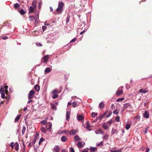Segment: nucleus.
<instances>
[{
	"label": "nucleus",
	"instance_id": "nucleus-1",
	"mask_svg": "<svg viewBox=\"0 0 152 152\" xmlns=\"http://www.w3.org/2000/svg\"><path fill=\"white\" fill-rule=\"evenodd\" d=\"M64 3L62 1H59L58 3V7L56 9V11L58 12H61L63 11Z\"/></svg>",
	"mask_w": 152,
	"mask_h": 152
},
{
	"label": "nucleus",
	"instance_id": "nucleus-2",
	"mask_svg": "<svg viewBox=\"0 0 152 152\" xmlns=\"http://www.w3.org/2000/svg\"><path fill=\"white\" fill-rule=\"evenodd\" d=\"M35 94V92L33 90L30 91L28 95V99H32L34 96Z\"/></svg>",
	"mask_w": 152,
	"mask_h": 152
},
{
	"label": "nucleus",
	"instance_id": "nucleus-3",
	"mask_svg": "<svg viewBox=\"0 0 152 152\" xmlns=\"http://www.w3.org/2000/svg\"><path fill=\"white\" fill-rule=\"evenodd\" d=\"M8 88V86H2L1 87L0 89V94L1 92H5V90L6 89H7Z\"/></svg>",
	"mask_w": 152,
	"mask_h": 152
},
{
	"label": "nucleus",
	"instance_id": "nucleus-4",
	"mask_svg": "<svg viewBox=\"0 0 152 152\" xmlns=\"http://www.w3.org/2000/svg\"><path fill=\"white\" fill-rule=\"evenodd\" d=\"M104 113L106 115V118H108L111 115L112 113V111H109L107 109L105 111Z\"/></svg>",
	"mask_w": 152,
	"mask_h": 152
},
{
	"label": "nucleus",
	"instance_id": "nucleus-5",
	"mask_svg": "<svg viewBox=\"0 0 152 152\" xmlns=\"http://www.w3.org/2000/svg\"><path fill=\"white\" fill-rule=\"evenodd\" d=\"M79 131L77 129H73L70 130V132L71 133V135H74L75 134L77 133Z\"/></svg>",
	"mask_w": 152,
	"mask_h": 152
},
{
	"label": "nucleus",
	"instance_id": "nucleus-6",
	"mask_svg": "<svg viewBox=\"0 0 152 152\" xmlns=\"http://www.w3.org/2000/svg\"><path fill=\"white\" fill-rule=\"evenodd\" d=\"M74 139L76 142H80L82 140V139L77 135L74 136Z\"/></svg>",
	"mask_w": 152,
	"mask_h": 152
},
{
	"label": "nucleus",
	"instance_id": "nucleus-7",
	"mask_svg": "<svg viewBox=\"0 0 152 152\" xmlns=\"http://www.w3.org/2000/svg\"><path fill=\"white\" fill-rule=\"evenodd\" d=\"M120 88H119L117 91L116 93V96H119L122 95L123 93V91L122 89H120Z\"/></svg>",
	"mask_w": 152,
	"mask_h": 152
},
{
	"label": "nucleus",
	"instance_id": "nucleus-8",
	"mask_svg": "<svg viewBox=\"0 0 152 152\" xmlns=\"http://www.w3.org/2000/svg\"><path fill=\"white\" fill-rule=\"evenodd\" d=\"M5 93L6 94V99H7L8 101H9L10 99V96L8 95L9 92L7 91V89H6L5 92Z\"/></svg>",
	"mask_w": 152,
	"mask_h": 152
},
{
	"label": "nucleus",
	"instance_id": "nucleus-9",
	"mask_svg": "<svg viewBox=\"0 0 152 152\" xmlns=\"http://www.w3.org/2000/svg\"><path fill=\"white\" fill-rule=\"evenodd\" d=\"M77 119L78 121H82L84 119V117L81 115H78L77 116Z\"/></svg>",
	"mask_w": 152,
	"mask_h": 152
},
{
	"label": "nucleus",
	"instance_id": "nucleus-10",
	"mask_svg": "<svg viewBox=\"0 0 152 152\" xmlns=\"http://www.w3.org/2000/svg\"><path fill=\"white\" fill-rule=\"evenodd\" d=\"M52 124L51 123L49 122L46 124V127L47 129H50L52 127Z\"/></svg>",
	"mask_w": 152,
	"mask_h": 152
},
{
	"label": "nucleus",
	"instance_id": "nucleus-11",
	"mask_svg": "<svg viewBox=\"0 0 152 152\" xmlns=\"http://www.w3.org/2000/svg\"><path fill=\"white\" fill-rule=\"evenodd\" d=\"M99 107L100 109H103L105 106V104L103 102H101L99 104Z\"/></svg>",
	"mask_w": 152,
	"mask_h": 152
},
{
	"label": "nucleus",
	"instance_id": "nucleus-12",
	"mask_svg": "<svg viewBox=\"0 0 152 152\" xmlns=\"http://www.w3.org/2000/svg\"><path fill=\"white\" fill-rule=\"evenodd\" d=\"M49 57L48 56H46L42 58V59L44 60L43 62L44 63H46L48 59H49Z\"/></svg>",
	"mask_w": 152,
	"mask_h": 152
},
{
	"label": "nucleus",
	"instance_id": "nucleus-13",
	"mask_svg": "<svg viewBox=\"0 0 152 152\" xmlns=\"http://www.w3.org/2000/svg\"><path fill=\"white\" fill-rule=\"evenodd\" d=\"M36 8H34L33 7L30 6L29 9V13H33Z\"/></svg>",
	"mask_w": 152,
	"mask_h": 152
},
{
	"label": "nucleus",
	"instance_id": "nucleus-14",
	"mask_svg": "<svg viewBox=\"0 0 152 152\" xmlns=\"http://www.w3.org/2000/svg\"><path fill=\"white\" fill-rule=\"evenodd\" d=\"M60 150L59 146L58 145H56L54 148V151L56 152H58Z\"/></svg>",
	"mask_w": 152,
	"mask_h": 152
},
{
	"label": "nucleus",
	"instance_id": "nucleus-15",
	"mask_svg": "<svg viewBox=\"0 0 152 152\" xmlns=\"http://www.w3.org/2000/svg\"><path fill=\"white\" fill-rule=\"evenodd\" d=\"M148 92V91L146 89H143L142 88L139 90V92L140 93H145Z\"/></svg>",
	"mask_w": 152,
	"mask_h": 152
},
{
	"label": "nucleus",
	"instance_id": "nucleus-16",
	"mask_svg": "<svg viewBox=\"0 0 152 152\" xmlns=\"http://www.w3.org/2000/svg\"><path fill=\"white\" fill-rule=\"evenodd\" d=\"M41 131L44 133H46L47 132V129L45 128L43 126H42L40 129Z\"/></svg>",
	"mask_w": 152,
	"mask_h": 152
},
{
	"label": "nucleus",
	"instance_id": "nucleus-17",
	"mask_svg": "<svg viewBox=\"0 0 152 152\" xmlns=\"http://www.w3.org/2000/svg\"><path fill=\"white\" fill-rule=\"evenodd\" d=\"M67 140V138L65 136H63L61 138V140L62 142H65Z\"/></svg>",
	"mask_w": 152,
	"mask_h": 152
},
{
	"label": "nucleus",
	"instance_id": "nucleus-18",
	"mask_svg": "<svg viewBox=\"0 0 152 152\" xmlns=\"http://www.w3.org/2000/svg\"><path fill=\"white\" fill-rule=\"evenodd\" d=\"M66 120L68 121L70 118V113L68 111H67L66 113Z\"/></svg>",
	"mask_w": 152,
	"mask_h": 152
},
{
	"label": "nucleus",
	"instance_id": "nucleus-19",
	"mask_svg": "<svg viewBox=\"0 0 152 152\" xmlns=\"http://www.w3.org/2000/svg\"><path fill=\"white\" fill-rule=\"evenodd\" d=\"M34 88L37 91H39L40 90V86L38 85H36L34 86Z\"/></svg>",
	"mask_w": 152,
	"mask_h": 152
},
{
	"label": "nucleus",
	"instance_id": "nucleus-20",
	"mask_svg": "<svg viewBox=\"0 0 152 152\" xmlns=\"http://www.w3.org/2000/svg\"><path fill=\"white\" fill-rule=\"evenodd\" d=\"M77 146L79 148H80L83 147V144L82 142H79L77 144Z\"/></svg>",
	"mask_w": 152,
	"mask_h": 152
},
{
	"label": "nucleus",
	"instance_id": "nucleus-21",
	"mask_svg": "<svg viewBox=\"0 0 152 152\" xmlns=\"http://www.w3.org/2000/svg\"><path fill=\"white\" fill-rule=\"evenodd\" d=\"M143 116L144 118H149V114L148 113L147 111H146L145 112V113H144Z\"/></svg>",
	"mask_w": 152,
	"mask_h": 152
},
{
	"label": "nucleus",
	"instance_id": "nucleus-22",
	"mask_svg": "<svg viewBox=\"0 0 152 152\" xmlns=\"http://www.w3.org/2000/svg\"><path fill=\"white\" fill-rule=\"evenodd\" d=\"M51 69L49 67L47 68L45 71V72L46 73H48L51 71Z\"/></svg>",
	"mask_w": 152,
	"mask_h": 152
},
{
	"label": "nucleus",
	"instance_id": "nucleus-23",
	"mask_svg": "<svg viewBox=\"0 0 152 152\" xmlns=\"http://www.w3.org/2000/svg\"><path fill=\"white\" fill-rule=\"evenodd\" d=\"M102 127L105 129L106 130L108 129L109 126L108 125L105 124H104L102 125Z\"/></svg>",
	"mask_w": 152,
	"mask_h": 152
},
{
	"label": "nucleus",
	"instance_id": "nucleus-24",
	"mask_svg": "<svg viewBox=\"0 0 152 152\" xmlns=\"http://www.w3.org/2000/svg\"><path fill=\"white\" fill-rule=\"evenodd\" d=\"M105 116H106V115L105 114V113H104L103 114L101 115L100 116H99L98 117V118L99 119V120L101 121L102 119Z\"/></svg>",
	"mask_w": 152,
	"mask_h": 152
},
{
	"label": "nucleus",
	"instance_id": "nucleus-25",
	"mask_svg": "<svg viewBox=\"0 0 152 152\" xmlns=\"http://www.w3.org/2000/svg\"><path fill=\"white\" fill-rule=\"evenodd\" d=\"M20 5L18 3L15 4L14 5V8L16 9L20 7Z\"/></svg>",
	"mask_w": 152,
	"mask_h": 152
},
{
	"label": "nucleus",
	"instance_id": "nucleus-26",
	"mask_svg": "<svg viewBox=\"0 0 152 152\" xmlns=\"http://www.w3.org/2000/svg\"><path fill=\"white\" fill-rule=\"evenodd\" d=\"M15 149L16 151H17L18 150L19 144L18 143H15Z\"/></svg>",
	"mask_w": 152,
	"mask_h": 152
},
{
	"label": "nucleus",
	"instance_id": "nucleus-27",
	"mask_svg": "<svg viewBox=\"0 0 152 152\" xmlns=\"http://www.w3.org/2000/svg\"><path fill=\"white\" fill-rule=\"evenodd\" d=\"M37 2L35 1H33L32 4V7H33L34 8H36Z\"/></svg>",
	"mask_w": 152,
	"mask_h": 152
},
{
	"label": "nucleus",
	"instance_id": "nucleus-28",
	"mask_svg": "<svg viewBox=\"0 0 152 152\" xmlns=\"http://www.w3.org/2000/svg\"><path fill=\"white\" fill-rule=\"evenodd\" d=\"M37 16H31L29 17V18L31 21H33L35 19L36 17Z\"/></svg>",
	"mask_w": 152,
	"mask_h": 152
},
{
	"label": "nucleus",
	"instance_id": "nucleus-29",
	"mask_svg": "<svg viewBox=\"0 0 152 152\" xmlns=\"http://www.w3.org/2000/svg\"><path fill=\"white\" fill-rule=\"evenodd\" d=\"M119 111L118 110V108H116L115 110L113 111V113L114 114L118 115L119 114Z\"/></svg>",
	"mask_w": 152,
	"mask_h": 152
},
{
	"label": "nucleus",
	"instance_id": "nucleus-30",
	"mask_svg": "<svg viewBox=\"0 0 152 152\" xmlns=\"http://www.w3.org/2000/svg\"><path fill=\"white\" fill-rule=\"evenodd\" d=\"M20 116L21 115L20 114H19L16 116L15 120V122H17L18 120H19L20 118Z\"/></svg>",
	"mask_w": 152,
	"mask_h": 152
},
{
	"label": "nucleus",
	"instance_id": "nucleus-31",
	"mask_svg": "<svg viewBox=\"0 0 152 152\" xmlns=\"http://www.w3.org/2000/svg\"><path fill=\"white\" fill-rule=\"evenodd\" d=\"M122 151V149H120L118 150H112L110 151L111 152H121Z\"/></svg>",
	"mask_w": 152,
	"mask_h": 152
},
{
	"label": "nucleus",
	"instance_id": "nucleus-32",
	"mask_svg": "<svg viewBox=\"0 0 152 152\" xmlns=\"http://www.w3.org/2000/svg\"><path fill=\"white\" fill-rule=\"evenodd\" d=\"M86 125L87 126H86V128L88 129L89 130H91L89 129V128L91 127V126H90L89 123L88 122H87L86 123Z\"/></svg>",
	"mask_w": 152,
	"mask_h": 152
},
{
	"label": "nucleus",
	"instance_id": "nucleus-33",
	"mask_svg": "<svg viewBox=\"0 0 152 152\" xmlns=\"http://www.w3.org/2000/svg\"><path fill=\"white\" fill-rule=\"evenodd\" d=\"M1 97L2 99L6 98L5 92H1Z\"/></svg>",
	"mask_w": 152,
	"mask_h": 152
},
{
	"label": "nucleus",
	"instance_id": "nucleus-34",
	"mask_svg": "<svg viewBox=\"0 0 152 152\" xmlns=\"http://www.w3.org/2000/svg\"><path fill=\"white\" fill-rule=\"evenodd\" d=\"M97 115V113H92L91 114V116L93 118H95L96 116Z\"/></svg>",
	"mask_w": 152,
	"mask_h": 152
},
{
	"label": "nucleus",
	"instance_id": "nucleus-35",
	"mask_svg": "<svg viewBox=\"0 0 152 152\" xmlns=\"http://www.w3.org/2000/svg\"><path fill=\"white\" fill-rule=\"evenodd\" d=\"M97 150V148L96 147L92 148L90 149L91 152H95Z\"/></svg>",
	"mask_w": 152,
	"mask_h": 152
},
{
	"label": "nucleus",
	"instance_id": "nucleus-36",
	"mask_svg": "<svg viewBox=\"0 0 152 152\" xmlns=\"http://www.w3.org/2000/svg\"><path fill=\"white\" fill-rule=\"evenodd\" d=\"M129 105H130V104L129 103L125 104L124 105V107H123V109H125L126 108H127L128 107V106Z\"/></svg>",
	"mask_w": 152,
	"mask_h": 152
},
{
	"label": "nucleus",
	"instance_id": "nucleus-37",
	"mask_svg": "<svg viewBox=\"0 0 152 152\" xmlns=\"http://www.w3.org/2000/svg\"><path fill=\"white\" fill-rule=\"evenodd\" d=\"M26 130V128L24 126H23L22 131V134H24V132Z\"/></svg>",
	"mask_w": 152,
	"mask_h": 152
},
{
	"label": "nucleus",
	"instance_id": "nucleus-38",
	"mask_svg": "<svg viewBox=\"0 0 152 152\" xmlns=\"http://www.w3.org/2000/svg\"><path fill=\"white\" fill-rule=\"evenodd\" d=\"M41 124L42 125H44L47 124V121L45 120H42L41 121Z\"/></svg>",
	"mask_w": 152,
	"mask_h": 152
},
{
	"label": "nucleus",
	"instance_id": "nucleus-39",
	"mask_svg": "<svg viewBox=\"0 0 152 152\" xmlns=\"http://www.w3.org/2000/svg\"><path fill=\"white\" fill-rule=\"evenodd\" d=\"M58 96V94H54L52 96V98L53 99H55L57 98Z\"/></svg>",
	"mask_w": 152,
	"mask_h": 152
},
{
	"label": "nucleus",
	"instance_id": "nucleus-40",
	"mask_svg": "<svg viewBox=\"0 0 152 152\" xmlns=\"http://www.w3.org/2000/svg\"><path fill=\"white\" fill-rule=\"evenodd\" d=\"M15 143H14V142H12L11 143H10L9 146H11L12 147V149H13V148H14V146L15 145Z\"/></svg>",
	"mask_w": 152,
	"mask_h": 152
},
{
	"label": "nucleus",
	"instance_id": "nucleus-41",
	"mask_svg": "<svg viewBox=\"0 0 152 152\" xmlns=\"http://www.w3.org/2000/svg\"><path fill=\"white\" fill-rule=\"evenodd\" d=\"M130 126H131V125L130 124H127L126 125V126L125 128L126 129L128 130L129 129Z\"/></svg>",
	"mask_w": 152,
	"mask_h": 152
},
{
	"label": "nucleus",
	"instance_id": "nucleus-42",
	"mask_svg": "<svg viewBox=\"0 0 152 152\" xmlns=\"http://www.w3.org/2000/svg\"><path fill=\"white\" fill-rule=\"evenodd\" d=\"M72 106L73 107H75L77 106V103L75 102H74L72 103Z\"/></svg>",
	"mask_w": 152,
	"mask_h": 152
},
{
	"label": "nucleus",
	"instance_id": "nucleus-43",
	"mask_svg": "<svg viewBox=\"0 0 152 152\" xmlns=\"http://www.w3.org/2000/svg\"><path fill=\"white\" fill-rule=\"evenodd\" d=\"M20 13L21 15H24L25 13V11L23 9L20 10Z\"/></svg>",
	"mask_w": 152,
	"mask_h": 152
},
{
	"label": "nucleus",
	"instance_id": "nucleus-44",
	"mask_svg": "<svg viewBox=\"0 0 152 152\" xmlns=\"http://www.w3.org/2000/svg\"><path fill=\"white\" fill-rule=\"evenodd\" d=\"M51 104L52 108L53 110H55L56 108V107L55 105L53 104Z\"/></svg>",
	"mask_w": 152,
	"mask_h": 152
},
{
	"label": "nucleus",
	"instance_id": "nucleus-45",
	"mask_svg": "<svg viewBox=\"0 0 152 152\" xmlns=\"http://www.w3.org/2000/svg\"><path fill=\"white\" fill-rule=\"evenodd\" d=\"M65 133L67 135H71V133L70 132V131H66Z\"/></svg>",
	"mask_w": 152,
	"mask_h": 152
},
{
	"label": "nucleus",
	"instance_id": "nucleus-46",
	"mask_svg": "<svg viewBox=\"0 0 152 152\" xmlns=\"http://www.w3.org/2000/svg\"><path fill=\"white\" fill-rule=\"evenodd\" d=\"M103 142L102 141H101L98 144H96V145L97 146H101V145L102 146V145H103Z\"/></svg>",
	"mask_w": 152,
	"mask_h": 152
},
{
	"label": "nucleus",
	"instance_id": "nucleus-47",
	"mask_svg": "<svg viewBox=\"0 0 152 152\" xmlns=\"http://www.w3.org/2000/svg\"><path fill=\"white\" fill-rule=\"evenodd\" d=\"M70 18V16L69 15H68V16L67 17L66 19V23H68L69 22Z\"/></svg>",
	"mask_w": 152,
	"mask_h": 152
},
{
	"label": "nucleus",
	"instance_id": "nucleus-48",
	"mask_svg": "<svg viewBox=\"0 0 152 152\" xmlns=\"http://www.w3.org/2000/svg\"><path fill=\"white\" fill-rule=\"evenodd\" d=\"M77 39L76 37L75 38L73 39H72L70 41V43H72L73 42H75L77 40Z\"/></svg>",
	"mask_w": 152,
	"mask_h": 152
},
{
	"label": "nucleus",
	"instance_id": "nucleus-49",
	"mask_svg": "<svg viewBox=\"0 0 152 152\" xmlns=\"http://www.w3.org/2000/svg\"><path fill=\"white\" fill-rule=\"evenodd\" d=\"M124 99V98H120L117 99L116 100V101L117 102H119L122 101Z\"/></svg>",
	"mask_w": 152,
	"mask_h": 152
},
{
	"label": "nucleus",
	"instance_id": "nucleus-50",
	"mask_svg": "<svg viewBox=\"0 0 152 152\" xmlns=\"http://www.w3.org/2000/svg\"><path fill=\"white\" fill-rule=\"evenodd\" d=\"M116 133V130L114 129H112V130L111 133L112 134H114Z\"/></svg>",
	"mask_w": 152,
	"mask_h": 152
},
{
	"label": "nucleus",
	"instance_id": "nucleus-51",
	"mask_svg": "<svg viewBox=\"0 0 152 152\" xmlns=\"http://www.w3.org/2000/svg\"><path fill=\"white\" fill-rule=\"evenodd\" d=\"M44 141V138L42 137L40 140L39 141V145H40L41 143Z\"/></svg>",
	"mask_w": 152,
	"mask_h": 152
},
{
	"label": "nucleus",
	"instance_id": "nucleus-52",
	"mask_svg": "<svg viewBox=\"0 0 152 152\" xmlns=\"http://www.w3.org/2000/svg\"><path fill=\"white\" fill-rule=\"evenodd\" d=\"M115 120L117 122H118L120 121V117L119 116H117L115 119Z\"/></svg>",
	"mask_w": 152,
	"mask_h": 152
},
{
	"label": "nucleus",
	"instance_id": "nucleus-53",
	"mask_svg": "<svg viewBox=\"0 0 152 152\" xmlns=\"http://www.w3.org/2000/svg\"><path fill=\"white\" fill-rule=\"evenodd\" d=\"M113 122V121L112 120H110L109 121H108L107 122V124H110V125H111L112 124Z\"/></svg>",
	"mask_w": 152,
	"mask_h": 152
},
{
	"label": "nucleus",
	"instance_id": "nucleus-54",
	"mask_svg": "<svg viewBox=\"0 0 152 152\" xmlns=\"http://www.w3.org/2000/svg\"><path fill=\"white\" fill-rule=\"evenodd\" d=\"M37 140V137H35L34 139V140H33V141L32 142V144H33V145H34L36 142V140Z\"/></svg>",
	"mask_w": 152,
	"mask_h": 152
},
{
	"label": "nucleus",
	"instance_id": "nucleus-55",
	"mask_svg": "<svg viewBox=\"0 0 152 152\" xmlns=\"http://www.w3.org/2000/svg\"><path fill=\"white\" fill-rule=\"evenodd\" d=\"M111 109L112 110H113L115 108V106L113 104H112L111 105Z\"/></svg>",
	"mask_w": 152,
	"mask_h": 152
},
{
	"label": "nucleus",
	"instance_id": "nucleus-56",
	"mask_svg": "<svg viewBox=\"0 0 152 152\" xmlns=\"http://www.w3.org/2000/svg\"><path fill=\"white\" fill-rule=\"evenodd\" d=\"M38 19V17H36V18L35 19V23H38V21H37V19Z\"/></svg>",
	"mask_w": 152,
	"mask_h": 152
},
{
	"label": "nucleus",
	"instance_id": "nucleus-57",
	"mask_svg": "<svg viewBox=\"0 0 152 152\" xmlns=\"http://www.w3.org/2000/svg\"><path fill=\"white\" fill-rule=\"evenodd\" d=\"M135 119H140V116L139 115H137L135 117H134Z\"/></svg>",
	"mask_w": 152,
	"mask_h": 152
},
{
	"label": "nucleus",
	"instance_id": "nucleus-58",
	"mask_svg": "<svg viewBox=\"0 0 152 152\" xmlns=\"http://www.w3.org/2000/svg\"><path fill=\"white\" fill-rule=\"evenodd\" d=\"M108 136L107 134H106L105 136L104 137V138L105 139H107L108 137Z\"/></svg>",
	"mask_w": 152,
	"mask_h": 152
},
{
	"label": "nucleus",
	"instance_id": "nucleus-59",
	"mask_svg": "<svg viewBox=\"0 0 152 152\" xmlns=\"http://www.w3.org/2000/svg\"><path fill=\"white\" fill-rule=\"evenodd\" d=\"M46 28H47V27L45 26H42V29L43 30V32H44V31Z\"/></svg>",
	"mask_w": 152,
	"mask_h": 152
},
{
	"label": "nucleus",
	"instance_id": "nucleus-60",
	"mask_svg": "<svg viewBox=\"0 0 152 152\" xmlns=\"http://www.w3.org/2000/svg\"><path fill=\"white\" fill-rule=\"evenodd\" d=\"M70 152H75L74 149L73 148H70Z\"/></svg>",
	"mask_w": 152,
	"mask_h": 152
},
{
	"label": "nucleus",
	"instance_id": "nucleus-61",
	"mask_svg": "<svg viewBox=\"0 0 152 152\" xmlns=\"http://www.w3.org/2000/svg\"><path fill=\"white\" fill-rule=\"evenodd\" d=\"M149 127H147L146 129H145V133H147V132L148 131H149Z\"/></svg>",
	"mask_w": 152,
	"mask_h": 152
},
{
	"label": "nucleus",
	"instance_id": "nucleus-62",
	"mask_svg": "<svg viewBox=\"0 0 152 152\" xmlns=\"http://www.w3.org/2000/svg\"><path fill=\"white\" fill-rule=\"evenodd\" d=\"M98 131L100 133H102V134H103L104 133L103 131L101 129H99L98 130Z\"/></svg>",
	"mask_w": 152,
	"mask_h": 152
},
{
	"label": "nucleus",
	"instance_id": "nucleus-63",
	"mask_svg": "<svg viewBox=\"0 0 152 152\" xmlns=\"http://www.w3.org/2000/svg\"><path fill=\"white\" fill-rule=\"evenodd\" d=\"M8 37L7 36H4L2 37V39H7Z\"/></svg>",
	"mask_w": 152,
	"mask_h": 152
},
{
	"label": "nucleus",
	"instance_id": "nucleus-64",
	"mask_svg": "<svg viewBox=\"0 0 152 152\" xmlns=\"http://www.w3.org/2000/svg\"><path fill=\"white\" fill-rule=\"evenodd\" d=\"M57 90L56 89L54 90L53 91V94H54L55 93H57Z\"/></svg>",
	"mask_w": 152,
	"mask_h": 152
}]
</instances>
